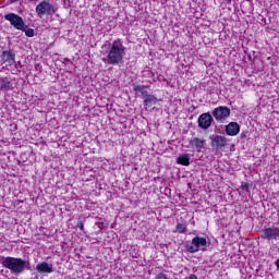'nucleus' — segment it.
Masks as SVG:
<instances>
[{
	"mask_svg": "<svg viewBox=\"0 0 279 279\" xmlns=\"http://www.w3.org/2000/svg\"><path fill=\"white\" fill-rule=\"evenodd\" d=\"M211 114L216 121L223 123V121L230 117V108L227 106H219L213 110Z\"/></svg>",
	"mask_w": 279,
	"mask_h": 279,
	"instance_id": "423d86ee",
	"label": "nucleus"
},
{
	"mask_svg": "<svg viewBox=\"0 0 279 279\" xmlns=\"http://www.w3.org/2000/svg\"><path fill=\"white\" fill-rule=\"evenodd\" d=\"M20 32H24V34H25V36H27V38H34V36H35L34 28H31L29 26H27V24H24V28L21 29Z\"/></svg>",
	"mask_w": 279,
	"mask_h": 279,
	"instance_id": "a211bd4d",
	"label": "nucleus"
},
{
	"mask_svg": "<svg viewBox=\"0 0 279 279\" xmlns=\"http://www.w3.org/2000/svg\"><path fill=\"white\" fill-rule=\"evenodd\" d=\"M177 165H182V167H189L191 165V155L183 153L177 158Z\"/></svg>",
	"mask_w": 279,
	"mask_h": 279,
	"instance_id": "4468645a",
	"label": "nucleus"
},
{
	"mask_svg": "<svg viewBox=\"0 0 279 279\" xmlns=\"http://www.w3.org/2000/svg\"><path fill=\"white\" fill-rule=\"evenodd\" d=\"M35 12L38 19H43V16H53L58 12V8L51 4V2L44 0L36 5Z\"/></svg>",
	"mask_w": 279,
	"mask_h": 279,
	"instance_id": "20e7f679",
	"label": "nucleus"
},
{
	"mask_svg": "<svg viewBox=\"0 0 279 279\" xmlns=\"http://www.w3.org/2000/svg\"><path fill=\"white\" fill-rule=\"evenodd\" d=\"M241 189L242 191H246V193H250V183L242 182Z\"/></svg>",
	"mask_w": 279,
	"mask_h": 279,
	"instance_id": "aec40b11",
	"label": "nucleus"
},
{
	"mask_svg": "<svg viewBox=\"0 0 279 279\" xmlns=\"http://www.w3.org/2000/svg\"><path fill=\"white\" fill-rule=\"evenodd\" d=\"M16 54L14 53L13 50H4L2 51V54H1V60L3 62H8V64H15L16 62Z\"/></svg>",
	"mask_w": 279,
	"mask_h": 279,
	"instance_id": "f8f14e48",
	"label": "nucleus"
},
{
	"mask_svg": "<svg viewBox=\"0 0 279 279\" xmlns=\"http://www.w3.org/2000/svg\"><path fill=\"white\" fill-rule=\"evenodd\" d=\"M156 279H168L167 275L165 272H159L156 277Z\"/></svg>",
	"mask_w": 279,
	"mask_h": 279,
	"instance_id": "4be33fe9",
	"label": "nucleus"
},
{
	"mask_svg": "<svg viewBox=\"0 0 279 279\" xmlns=\"http://www.w3.org/2000/svg\"><path fill=\"white\" fill-rule=\"evenodd\" d=\"M2 267L12 271V274H23L29 267V260L19 257H2Z\"/></svg>",
	"mask_w": 279,
	"mask_h": 279,
	"instance_id": "f03ea898",
	"label": "nucleus"
},
{
	"mask_svg": "<svg viewBox=\"0 0 279 279\" xmlns=\"http://www.w3.org/2000/svg\"><path fill=\"white\" fill-rule=\"evenodd\" d=\"M213 116L209 112L202 113L197 120L198 128H201L202 130H208V128L213 125Z\"/></svg>",
	"mask_w": 279,
	"mask_h": 279,
	"instance_id": "6e6552de",
	"label": "nucleus"
},
{
	"mask_svg": "<svg viewBox=\"0 0 279 279\" xmlns=\"http://www.w3.org/2000/svg\"><path fill=\"white\" fill-rule=\"evenodd\" d=\"M4 21H9L10 25L21 32V29H25V20L21 17V15L16 13H8L4 15Z\"/></svg>",
	"mask_w": 279,
	"mask_h": 279,
	"instance_id": "39448f33",
	"label": "nucleus"
},
{
	"mask_svg": "<svg viewBox=\"0 0 279 279\" xmlns=\"http://www.w3.org/2000/svg\"><path fill=\"white\" fill-rule=\"evenodd\" d=\"M211 143V147L216 149V151H219V149H223V147H227L228 145V137L223 135H210L209 136Z\"/></svg>",
	"mask_w": 279,
	"mask_h": 279,
	"instance_id": "0eeeda50",
	"label": "nucleus"
},
{
	"mask_svg": "<svg viewBox=\"0 0 279 279\" xmlns=\"http://www.w3.org/2000/svg\"><path fill=\"white\" fill-rule=\"evenodd\" d=\"M146 88L147 86L145 85H136V84L133 85L134 93H140L143 100L149 95V92H147Z\"/></svg>",
	"mask_w": 279,
	"mask_h": 279,
	"instance_id": "2eb2a0df",
	"label": "nucleus"
},
{
	"mask_svg": "<svg viewBox=\"0 0 279 279\" xmlns=\"http://www.w3.org/2000/svg\"><path fill=\"white\" fill-rule=\"evenodd\" d=\"M260 239H267L268 241H271V239H274L275 241H278V228H266L262 230Z\"/></svg>",
	"mask_w": 279,
	"mask_h": 279,
	"instance_id": "1a4fd4ad",
	"label": "nucleus"
},
{
	"mask_svg": "<svg viewBox=\"0 0 279 279\" xmlns=\"http://www.w3.org/2000/svg\"><path fill=\"white\" fill-rule=\"evenodd\" d=\"M225 132L228 136H236L241 132V125L236 122H230L226 125Z\"/></svg>",
	"mask_w": 279,
	"mask_h": 279,
	"instance_id": "9d476101",
	"label": "nucleus"
},
{
	"mask_svg": "<svg viewBox=\"0 0 279 279\" xmlns=\"http://www.w3.org/2000/svg\"><path fill=\"white\" fill-rule=\"evenodd\" d=\"M190 145L193 149H196V151H202V149H204V145H206V140L194 137L190 141Z\"/></svg>",
	"mask_w": 279,
	"mask_h": 279,
	"instance_id": "ddd939ff",
	"label": "nucleus"
},
{
	"mask_svg": "<svg viewBox=\"0 0 279 279\" xmlns=\"http://www.w3.org/2000/svg\"><path fill=\"white\" fill-rule=\"evenodd\" d=\"M19 0H10L11 3H16Z\"/></svg>",
	"mask_w": 279,
	"mask_h": 279,
	"instance_id": "b1692460",
	"label": "nucleus"
},
{
	"mask_svg": "<svg viewBox=\"0 0 279 279\" xmlns=\"http://www.w3.org/2000/svg\"><path fill=\"white\" fill-rule=\"evenodd\" d=\"M166 195H167V193H169V195H171V189H169V187H166Z\"/></svg>",
	"mask_w": 279,
	"mask_h": 279,
	"instance_id": "5701e85b",
	"label": "nucleus"
},
{
	"mask_svg": "<svg viewBox=\"0 0 279 279\" xmlns=\"http://www.w3.org/2000/svg\"><path fill=\"white\" fill-rule=\"evenodd\" d=\"M0 88L1 90H10L12 88V82H10L9 77L0 80Z\"/></svg>",
	"mask_w": 279,
	"mask_h": 279,
	"instance_id": "f3484780",
	"label": "nucleus"
},
{
	"mask_svg": "<svg viewBox=\"0 0 279 279\" xmlns=\"http://www.w3.org/2000/svg\"><path fill=\"white\" fill-rule=\"evenodd\" d=\"M156 104H158V97H156L151 94H148L146 96V98L144 99V106L146 108H153V106H156Z\"/></svg>",
	"mask_w": 279,
	"mask_h": 279,
	"instance_id": "dca6fc26",
	"label": "nucleus"
},
{
	"mask_svg": "<svg viewBox=\"0 0 279 279\" xmlns=\"http://www.w3.org/2000/svg\"><path fill=\"white\" fill-rule=\"evenodd\" d=\"M184 247L190 254H196L199 250H202V252H206L208 241H206V238L204 236L196 235L192 241H186Z\"/></svg>",
	"mask_w": 279,
	"mask_h": 279,
	"instance_id": "7ed1b4c3",
	"label": "nucleus"
},
{
	"mask_svg": "<svg viewBox=\"0 0 279 279\" xmlns=\"http://www.w3.org/2000/svg\"><path fill=\"white\" fill-rule=\"evenodd\" d=\"M123 58H125V46L121 39H116L108 46L106 56L102 58L105 64L117 66L123 64Z\"/></svg>",
	"mask_w": 279,
	"mask_h": 279,
	"instance_id": "f257e3e1",
	"label": "nucleus"
},
{
	"mask_svg": "<svg viewBox=\"0 0 279 279\" xmlns=\"http://www.w3.org/2000/svg\"><path fill=\"white\" fill-rule=\"evenodd\" d=\"M36 271L38 274H53V264L47 262H41L37 264Z\"/></svg>",
	"mask_w": 279,
	"mask_h": 279,
	"instance_id": "9b49d317",
	"label": "nucleus"
},
{
	"mask_svg": "<svg viewBox=\"0 0 279 279\" xmlns=\"http://www.w3.org/2000/svg\"><path fill=\"white\" fill-rule=\"evenodd\" d=\"M177 232H179V234H184V232H186V226L184 223H178Z\"/></svg>",
	"mask_w": 279,
	"mask_h": 279,
	"instance_id": "6ab92c4d",
	"label": "nucleus"
},
{
	"mask_svg": "<svg viewBox=\"0 0 279 279\" xmlns=\"http://www.w3.org/2000/svg\"><path fill=\"white\" fill-rule=\"evenodd\" d=\"M76 228H78L82 232H84V222L78 221L77 225H76Z\"/></svg>",
	"mask_w": 279,
	"mask_h": 279,
	"instance_id": "412c9836",
	"label": "nucleus"
}]
</instances>
